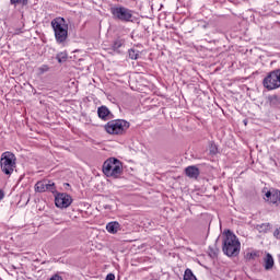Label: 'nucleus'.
<instances>
[{
	"label": "nucleus",
	"mask_w": 280,
	"mask_h": 280,
	"mask_svg": "<svg viewBox=\"0 0 280 280\" xmlns=\"http://www.w3.org/2000/svg\"><path fill=\"white\" fill-rule=\"evenodd\" d=\"M210 153L211 154H218V147H215V144L210 145Z\"/></svg>",
	"instance_id": "23"
},
{
	"label": "nucleus",
	"mask_w": 280,
	"mask_h": 280,
	"mask_svg": "<svg viewBox=\"0 0 280 280\" xmlns=\"http://www.w3.org/2000/svg\"><path fill=\"white\" fill-rule=\"evenodd\" d=\"M120 229H121V224H119V222H117V221H112L106 224V231H107V233H110L112 235L117 234Z\"/></svg>",
	"instance_id": "11"
},
{
	"label": "nucleus",
	"mask_w": 280,
	"mask_h": 280,
	"mask_svg": "<svg viewBox=\"0 0 280 280\" xmlns=\"http://www.w3.org/2000/svg\"><path fill=\"white\" fill-rule=\"evenodd\" d=\"M103 174L107 178H119L124 174V164L117 158H109L103 163Z\"/></svg>",
	"instance_id": "3"
},
{
	"label": "nucleus",
	"mask_w": 280,
	"mask_h": 280,
	"mask_svg": "<svg viewBox=\"0 0 280 280\" xmlns=\"http://www.w3.org/2000/svg\"><path fill=\"white\" fill-rule=\"evenodd\" d=\"M128 54L131 60H139V50L129 49Z\"/></svg>",
	"instance_id": "17"
},
{
	"label": "nucleus",
	"mask_w": 280,
	"mask_h": 280,
	"mask_svg": "<svg viewBox=\"0 0 280 280\" xmlns=\"http://www.w3.org/2000/svg\"><path fill=\"white\" fill-rule=\"evenodd\" d=\"M71 202H73V198L67 192H59L55 196V205L58 209H67L71 207Z\"/></svg>",
	"instance_id": "8"
},
{
	"label": "nucleus",
	"mask_w": 280,
	"mask_h": 280,
	"mask_svg": "<svg viewBox=\"0 0 280 280\" xmlns=\"http://www.w3.org/2000/svg\"><path fill=\"white\" fill-rule=\"evenodd\" d=\"M35 191L38 194L47 191V179L37 182L35 184Z\"/></svg>",
	"instance_id": "14"
},
{
	"label": "nucleus",
	"mask_w": 280,
	"mask_h": 280,
	"mask_svg": "<svg viewBox=\"0 0 280 280\" xmlns=\"http://www.w3.org/2000/svg\"><path fill=\"white\" fill-rule=\"evenodd\" d=\"M47 191H50L51 194H56V184L54 182L47 180Z\"/></svg>",
	"instance_id": "20"
},
{
	"label": "nucleus",
	"mask_w": 280,
	"mask_h": 280,
	"mask_svg": "<svg viewBox=\"0 0 280 280\" xmlns=\"http://www.w3.org/2000/svg\"><path fill=\"white\" fill-rule=\"evenodd\" d=\"M50 25L54 30L56 43L58 45L67 43V38H69V22L65 18H55Z\"/></svg>",
	"instance_id": "1"
},
{
	"label": "nucleus",
	"mask_w": 280,
	"mask_h": 280,
	"mask_svg": "<svg viewBox=\"0 0 280 280\" xmlns=\"http://www.w3.org/2000/svg\"><path fill=\"white\" fill-rule=\"evenodd\" d=\"M246 257H247V259H255V257H257V254L256 253H248Z\"/></svg>",
	"instance_id": "25"
},
{
	"label": "nucleus",
	"mask_w": 280,
	"mask_h": 280,
	"mask_svg": "<svg viewBox=\"0 0 280 280\" xmlns=\"http://www.w3.org/2000/svg\"><path fill=\"white\" fill-rule=\"evenodd\" d=\"M242 248V243L237 240V236L228 230L225 233V238L223 240L222 250L228 257H237Z\"/></svg>",
	"instance_id": "2"
},
{
	"label": "nucleus",
	"mask_w": 280,
	"mask_h": 280,
	"mask_svg": "<svg viewBox=\"0 0 280 280\" xmlns=\"http://www.w3.org/2000/svg\"><path fill=\"white\" fill-rule=\"evenodd\" d=\"M121 47H124V39H121V38L115 39L112 44V49L114 51H119V49H121Z\"/></svg>",
	"instance_id": "15"
},
{
	"label": "nucleus",
	"mask_w": 280,
	"mask_h": 280,
	"mask_svg": "<svg viewBox=\"0 0 280 280\" xmlns=\"http://www.w3.org/2000/svg\"><path fill=\"white\" fill-rule=\"evenodd\" d=\"M0 170L5 176H12L16 170V155L10 151L3 152L0 159Z\"/></svg>",
	"instance_id": "4"
},
{
	"label": "nucleus",
	"mask_w": 280,
	"mask_h": 280,
	"mask_svg": "<svg viewBox=\"0 0 280 280\" xmlns=\"http://www.w3.org/2000/svg\"><path fill=\"white\" fill-rule=\"evenodd\" d=\"M4 197L5 195L3 194V190H0V200H3Z\"/></svg>",
	"instance_id": "27"
},
{
	"label": "nucleus",
	"mask_w": 280,
	"mask_h": 280,
	"mask_svg": "<svg viewBox=\"0 0 280 280\" xmlns=\"http://www.w3.org/2000/svg\"><path fill=\"white\" fill-rule=\"evenodd\" d=\"M264 268L265 270H272L275 268V258L270 253H267L264 257Z\"/></svg>",
	"instance_id": "12"
},
{
	"label": "nucleus",
	"mask_w": 280,
	"mask_h": 280,
	"mask_svg": "<svg viewBox=\"0 0 280 280\" xmlns=\"http://www.w3.org/2000/svg\"><path fill=\"white\" fill-rule=\"evenodd\" d=\"M184 280H198V278H196L194 271H191V269L188 268L184 272Z\"/></svg>",
	"instance_id": "16"
},
{
	"label": "nucleus",
	"mask_w": 280,
	"mask_h": 280,
	"mask_svg": "<svg viewBox=\"0 0 280 280\" xmlns=\"http://www.w3.org/2000/svg\"><path fill=\"white\" fill-rule=\"evenodd\" d=\"M104 128L108 135H126L130 128V122L124 119L109 120Z\"/></svg>",
	"instance_id": "5"
},
{
	"label": "nucleus",
	"mask_w": 280,
	"mask_h": 280,
	"mask_svg": "<svg viewBox=\"0 0 280 280\" xmlns=\"http://www.w3.org/2000/svg\"><path fill=\"white\" fill-rule=\"evenodd\" d=\"M97 115L100 119H103V121H107V119H110V109L106 106H101L97 109Z\"/></svg>",
	"instance_id": "13"
},
{
	"label": "nucleus",
	"mask_w": 280,
	"mask_h": 280,
	"mask_svg": "<svg viewBox=\"0 0 280 280\" xmlns=\"http://www.w3.org/2000/svg\"><path fill=\"white\" fill-rule=\"evenodd\" d=\"M273 237H276V240H280V228L275 230Z\"/></svg>",
	"instance_id": "24"
},
{
	"label": "nucleus",
	"mask_w": 280,
	"mask_h": 280,
	"mask_svg": "<svg viewBox=\"0 0 280 280\" xmlns=\"http://www.w3.org/2000/svg\"><path fill=\"white\" fill-rule=\"evenodd\" d=\"M262 85L267 91H275L276 89H280V69L273 70L268 73V75L264 79Z\"/></svg>",
	"instance_id": "7"
},
{
	"label": "nucleus",
	"mask_w": 280,
	"mask_h": 280,
	"mask_svg": "<svg viewBox=\"0 0 280 280\" xmlns=\"http://www.w3.org/2000/svg\"><path fill=\"white\" fill-rule=\"evenodd\" d=\"M67 58H68L67 52H59V54H57V56H56V60H58L59 63L66 62V61H67Z\"/></svg>",
	"instance_id": "18"
},
{
	"label": "nucleus",
	"mask_w": 280,
	"mask_h": 280,
	"mask_svg": "<svg viewBox=\"0 0 280 280\" xmlns=\"http://www.w3.org/2000/svg\"><path fill=\"white\" fill-rule=\"evenodd\" d=\"M264 200H266V202H270V205H275L276 207H279L280 205V190H268L265 194Z\"/></svg>",
	"instance_id": "9"
},
{
	"label": "nucleus",
	"mask_w": 280,
	"mask_h": 280,
	"mask_svg": "<svg viewBox=\"0 0 280 280\" xmlns=\"http://www.w3.org/2000/svg\"><path fill=\"white\" fill-rule=\"evenodd\" d=\"M268 229H270V224H266V223H264V224H261V225H258V231H260V233H261V231H268Z\"/></svg>",
	"instance_id": "22"
},
{
	"label": "nucleus",
	"mask_w": 280,
	"mask_h": 280,
	"mask_svg": "<svg viewBox=\"0 0 280 280\" xmlns=\"http://www.w3.org/2000/svg\"><path fill=\"white\" fill-rule=\"evenodd\" d=\"M185 174L188 178H198L200 176V168L196 165H191L185 168Z\"/></svg>",
	"instance_id": "10"
},
{
	"label": "nucleus",
	"mask_w": 280,
	"mask_h": 280,
	"mask_svg": "<svg viewBox=\"0 0 280 280\" xmlns=\"http://www.w3.org/2000/svg\"><path fill=\"white\" fill-rule=\"evenodd\" d=\"M47 71H49V66L47 65H43L42 67L38 68V72L40 75H43V73H47Z\"/></svg>",
	"instance_id": "21"
},
{
	"label": "nucleus",
	"mask_w": 280,
	"mask_h": 280,
	"mask_svg": "<svg viewBox=\"0 0 280 280\" xmlns=\"http://www.w3.org/2000/svg\"><path fill=\"white\" fill-rule=\"evenodd\" d=\"M110 13L115 21H120L121 23H132V19H135L132 10L126 7H112Z\"/></svg>",
	"instance_id": "6"
},
{
	"label": "nucleus",
	"mask_w": 280,
	"mask_h": 280,
	"mask_svg": "<svg viewBox=\"0 0 280 280\" xmlns=\"http://www.w3.org/2000/svg\"><path fill=\"white\" fill-rule=\"evenodd\" d=\"M105 280H115V273H108Z\"/></svg>",
	"instance_id": "26"
},
{
	"label": "nucleus",
	"mask_w": 280,
	"mask_h": 280,
	"mask_svg": "<svg viewBox=\"0 0 280 280\" xmlns=\"http://www.w3.org/2000/svg\"><path fill=\"white\" fill-rule=\"evenodd\" d=\"M11 5H22L25 7L28 3V0H10Z\"/></svg>",
	"instance_id": "19"
}]
</instances>
